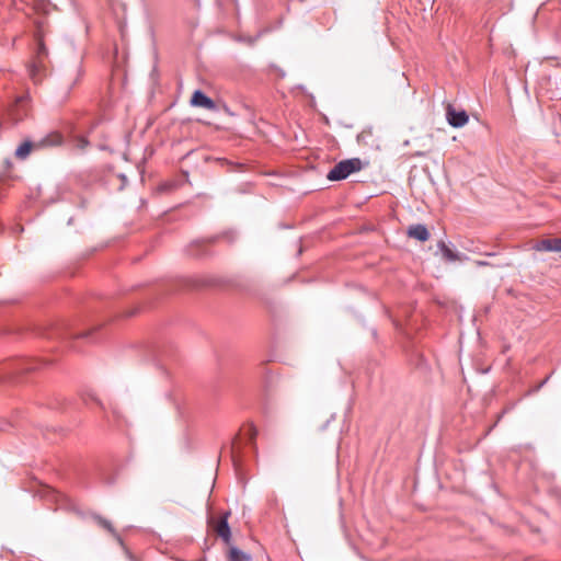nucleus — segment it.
Returning a JSON list of instances; mask_svg holds the SVG:
<instances>
[{"mask_svg": "<svg viewBox=\"0 0 561 561\" xmlns=\"http://www.w3.org/2000/svg\"><path fill=\"white\" fill-rule=\"evenodd\" d=\"M64 137L59 133H51L45 136L43 139H41L37 144H34L31 140L23 141L18 148L15 149L14 156L18 160H25L33 148L37 147H54L59 146L62 144Z\"/></svg>", "mask_w": 561, "mask_h": 561, "instance_id": "1", "label": "nucleus"}, {"mask_svg": "<svg viewBox=\"0 0 561 561\" xmlns=\"http://www.w3.org/2000/svg\"><path fill=\"white\" fill-rule=\"evenodd\" d=\"M363 161L359 158L345 159L337 162L328 173L329 181H342L348 178L352 173L358 172L363 169Z\"/></svg>", "mask_w": 561, "mask_h": 561, "instance_id": "2", "label": "nucleus"}, {"mask_svg": "<svg viewBox=\"0 0 561 561\" xmlns=\"http://www.w3.org/2000/svg\"><path fill=\"white\" fill-rule=\"evenodd\" d=\"M82 73L83 70L80 62H76L67 69L64 81L59 89L60 102H65L68 99L73 87L81 80Z\"/></svg>", "mask_w": 561, "mask_h": 561, "instance_id": "3", "label": "nucleus"}, {"mask_svg": "<svg viewBox=\"0 0 561 561\" xmlns=\"http://www.w3.org/2000/svg\"><path fill=\"white\" fill-rule=\"evenodd\" d=\"M42 496L45 497L49 502L56 503L57 508H60V510H72L73 508V504H72L71 500L67 495L62 494L61 492H59L50 486H45L43 489Z\"/></svg>", "mask_w": 561, "mask_h": 561, "instance_id": "4", "label": "nucleus"}, {"mask_svg": "<svg viewBox=\"0 0 561 561\" xmlns=\"http://www.w3.org/2000/svg\"><path fill=\"white\" fill-rule=\"evenodd\" d=\"M446 119L451 127L460 128L469 121V115L465 110L457 111L453 105L446 108Z\"/></svg>", "mask_w": 561, "mask_h": 561, "instance_id": "5", "label": "nucleus"}, {"mask_svg": "<svg viewBox=\"0 0 561 561\" xmlns=\"http://www.w3.org/2000/svg\"><path fill=\"white\" fill-rule=\"evenodd\" d=\"M231 515L230 511L222 513L219 520L214 526L216 534L222 539L226 545L231 543V529L228 523V518Z\"/></svg>", "mask_w": 561, "mask_h": 561, "instance_id": "6", "label": "nucleus"}, {"mask_svg": "<svg viewBox=\"0 0 561 561\" xmlns=\"http://www.w3.org/2000/svg\"><path fill=\"white\" fill-rule=\"evenodd\" d=\"M191 105L195 107H203L206 110H215L216 104L213 99L206 95L202 90H195L191 98Z\"/></svg>", "mask_w": 561, "mask_h": 561, "instance_id": "7", "label": "nucleus"}, {"mask_svg": "<svg viewBox=\"0 0 561 561\" xmlns=\"http://www.w3.org/2000/svg\"><path fill=\"white\" fill-rule=\"evenodd\" d=\"M533 249L538 252H561V238L542 239Z\"/></svg>", "mask_w": 561, "mask_h": 561, "instance_id": "8", "label": "nucleus"}, {"mask_svg": "<svg viewBox=\"0 0 561 561\" xmlns=\"http://www.w3.org/2000/svg\"><path fill=\"white\" fill-rule=\"evenodd\" d=\"M407 234L410 238H413L421 242L427 241L431 236L427 227L423 224H415V225L409 226V228L407 230Z\"/></svg>", "mask_w": 561, "mask_h": 561, "instance_id": "9", "label": "nucleus"}, {"mask_svg": "<svg viewBox=\"0 0 561 561\" xmlns=\"http://www.w3.org/2000/svg\"><path fill=\"white\" fill-rule=\"evenodd\" d=\"M26 103H27L26 96H21L18 99L14 107L11 110L10 115L12 116V119H14L15 122H19V121L23 119L24 116L27 115Z\"/></svg>", "mask_w": 561, "mask_h": 561, "instance_id": "10", "label": "nucleus"}, {"mask_svg": "<svg viewBox=\"0 0 561 561\" xmlns=\"http://www.w3.org/2000/svg\"><path fill=\"white\" fill-rule=\"evenodd\" d=\"M437 248L438 250L440 251L443 257L448 261V262H455V261H460V260H463V259H467L466 256L463 255H460L459 253L453 251L446 243L445 241L440 240L438 243H437Z\"/></svg>", "mask_w": 561, "mask_h": 561, "instance_id": "11", "label": "nucleus"}, {"mask_svg": "<svg viewBox=\"0 0 561 561\" xmlns=\"http://www.w3.org/2000/svg\"><path fill=\"white\" fill-rule=\"evenodd\" d=\"M219 238L225 239L228 243H232L237 239L234 231H225L221 236H213L206 239L196 240L192 245H198L201 243H215Z\"/></svg>", "mask_w": 561, "mask_h": 561, "instance_id": "12", "label": "nucleus"}, {"mask_svg": "<svg viewBox=\"0 0 561 561\" xmlns=\"http://www.w3.org/2000/svg\"><path fill=\"white\" fill-rule=\"evenodd\" d=\"M94 519L96 520V523L105 528L107 531H110L112 534V536L116 539V541L122 546L124 547V542H123V539L122 537L119 536V534H117V531L115 530V528L113 527L112 523L110 520H107L106 518L100 516V515H95L94 516Z\"/></svg>", "mask_w": 561, "mask_h": 561, "instance_id": "13", "label": "nucleus"}, {"mask_svg": "<svg viewBox=\"0 0 561 561\" xmlns=\"http://www.w3.org/2000/svg\"><path fill=\"white\" fill-rule=\"evenodd\" d=\"M228 561H251L252 557L236 546L229 545Z\"/></svg>", "mask_w": 561, "mask_h": 561, "instance_id": "14", "label": "nucleus"}, {"mask_svg": "<svg viewBox=\"0 0 561 561\" xmlns=\"http://www.w3.org/2000/svg\"><path fill=\"white\" fill-rule=\"evenodd\" d=\"M70 133L73 134L72 135V140L75 142V146L78 149L84 150L89 146L90 142H89L88 138L85 136H82V135H76L73 126L70 127Z\"/></svg>", "mask_w": 561, "mask_h": 561, "instance_id": "15", "label": "nucleus"}, {"mask_svg": "<svg viewBox=\"0 0 561 561\" xmlns=\"http://www.w3.org/2000/svg\"><path fill=\"white\" fill-rule=\"evenodd\" d=\"M476 265L477 266H480V267H483V266H493L490 262L488 261H476ZM496 267H505V266H511V263L506 262V263H500V264H496L495 265Z\"/></svg>", "mask_w": 561, "mask_h": 561, "instance_id": "16", "label": "nucleus"}, {"mask_svg": "<svg viewBox=\"0 0 561 561\" xmlns=\"http://www.w3.org/2000/svg\"><path fill=\"white\" fill-rule=\"evenodd\" d=\"M466 249L470 252H473V253H478V254H484L486 256H494L496 255L495 252H482L479 248L477 247H472V248H469V247H466Z\"/></svg>", "mask_w": 561, "mask_h": 561, "instance_id": "17", "label": "nucleus"}, {"mask_svg": "<svg viewBox=\"0 0 561 561\" xmlns=\"http://www.w3.org/2000/svg\"><path fill=\"white\" fill-rule=\"evenodd\" d=\"M37 54H38L39 57L44 56V55H47L46 47H45V45L42 42L38 43Z\"/></svg>", "mask_w": 561, "mask_h": 561, "instance_id": "18", "label": "nucleus"}, {"mask_svg": "<svg viewBox=\"0 0 561 561\" xmlns=\"http://www.w3.org/2000/svg\"><path fill=\"white\" fill-rule=\"evenodd\" d=\"M89 398L91 400L95 401L100 405L101 409H103V410L105 409L104 404L94 394H89Z\"/></svg>", "mask_w": 561, "mask_h": 561, "instance_id": "19", "label": "nucleus"}, {"mask_svg": "<svg viewBox=\"0 0 561 561\" xmlns=\"http://www.w3.org/2000/svg\"><path fill=\"white\" fill-rule=\"evenodd\" d=\"M240 41L249 44V45H253L254 42H255V38H252V37H243V38H240Z\"/></svg>", "mask_w": 561, "mask_h": 561, "instance_id": "20", "label": "nucleus"}, {"mask_svg": "<svg viewBox=\"0 0 561 561\" xmlns=\"http://www.w3.org/2000/svg\"><path fill=\"white\" fill-rule=\"evenodd\" d=\"M9 426H11L9 422H1L0 432H5Z\"/></svg>", "mask_w": 561, "mask_h": 561, "instance_id": "21", "label": "nucleus"}, {"mask_svg": "<svg viewBox=\"0 0 561 561\" xmlns=\"http://www.w3.org/2000/svg\"><path fill=\"white\" fill-rule=\"evenodd\" d=\"M23 369L24 370H32V369H35V366H33L31 364H27V365H25V367Z\"/></svg>", "mask_w": 561, "mask_h": 561, "instance_id": "22", "label": "nucleus"}, {"mask_svg": "<svg viewBox=\"0 0 561 561\" xmlns=\"http://www.w3.org/2000/svg\"><path fill=\"white\" fill-rule=\"evenodd\" d=\"M91 334V332H83L79 335V337H88Z\"/></svg>", "mask_w": 561, "mask_h": 561, "instance_id": "23", "label": "nucleus"}, {"mask_svg": "<svg viewBox=\"0 0 561 561\" xmlns=\"http://www.w3.org/2000/svg\"><path fill=\"white\" fill-rule=\"evenodd\" d=\"M251 432H252V436H255L256 435V430L254 426H251Z\"/></svg>", "mask_w": 561, "mask_h": 561, "instance_id": "24", "label": "nucleus"}, {"mask_svg": "<svg viewBox=\"0 0 561 561\" xmlns=\"http://www.w3.org/2000/svg\"><path fill=\"white\" fill-rule=\"evenodd\" d=\"M278 72L282 78L285 77V72L283 70L279 69Z\"/></svg>", "mask_w": 561, "mask_h": 561, "instance_id": "25", "label": "nucleus"}, {"mask_svg": "<svg viewBox=\"0 0 561 561\" xmlns=\"http://www.w3.org/2000/svg\"><path fill=\"white\" fill-rule=\"evenodd\" d=\"M333 419H334V415H331V419H330V420H328L327 424H328L331 420H333Z\"/></svg>", "mask_w": 561, "mask_h": 561, "instance_id": "26", "label": "nucleus"}]
</instances>
